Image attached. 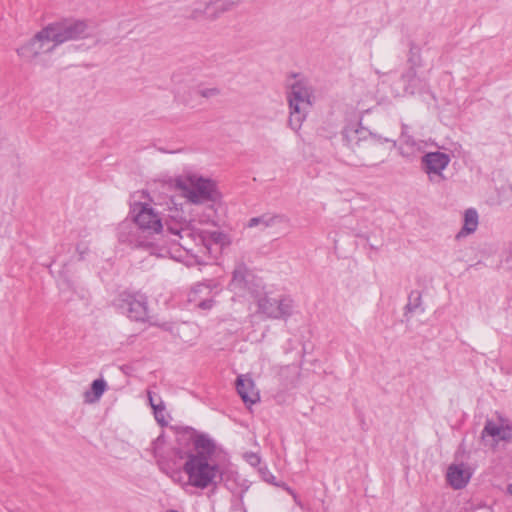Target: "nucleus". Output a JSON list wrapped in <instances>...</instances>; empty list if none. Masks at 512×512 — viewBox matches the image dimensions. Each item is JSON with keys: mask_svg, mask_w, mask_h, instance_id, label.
<instances>
[{"mask_svg": "<svg viewBox=\"0 0 512 512\" xmlns=\"http://www.w3.org/2000/svg\"><path fill=\"white\" fill-rule=\"evenodd\" d=\"M133 220L139 229L148 233H159L163 229L159 214L149 204L136 203L133 206Z\"/></svg>", "mask_w": 512, "mask_h": 512, "instance_id": "6e6552de", "label": "nucleus"}, {"mask_svg": "<svg viewBox=\"0 0 512 512\" xmlns=\"http://www.w3.org/2000/svg\"><path fill=\"white\" fill-rule=\"evenodd\" d=\"M293 300L289 297L278 299L262 295L257 299V313L268 319H287L293 313Z\"/></svg>", "mask_w": 512, "mask_h": 512, "instance_id": "423d86ee", "label": "nucleus"}, {"mask_svg": "<svg viewBox=\"0 0 512 512\" xmlns=\"http://www.w3.org/2000/svg\"><path fill=\"white\" fill-rule=\"evenodd\" d=\"M174 185L192 204L216 203L221 199L216 183L195 173H186L177 177Z\"/></svg>", "mask_w": 512, "mask_h": 512, "instance_id": "7ed1b4c3", "label": "nucleus"}, {"mask_svg": "<svg viewBox=\"0 0 512 512\" xmlns=\"http://www.w3.org/2000/svg\"><path fill=\"white\" fill-rule=\"evenodd\" d=\"M490 436L496 443L499 441H510L512 439V426L504 421L494 422L487 420L482 431V438Z\"/></svg>", "mask_w": 512, "mask_h": 512, "instance_id": "ddd939ff", "label": "nucleus"}, {"mask_svg": "<svg viewBox=\"0 0 512 512\" xmlns=\"http://www.w3.org/2000/svg\"><path fill=\"white\" fill-rule=\"evenodd\" d=\"M121 307L128 317L135 321H145L148 318L147 298L140 293H123Z\"/></svg>", "mask_w": 512, "mask_h": 512, "instance_id": "9d476101", "label": "nucleus"}, {"mask_svg": "<svg viewBox=\"0 0 512 512\" xmlns=\"http://www.w3.org/2000/svg\"><path fill=\"white\" fill-rule=\"evenodd\" d=\"M173 95L179 104L193 108L197 99V83L193 80L181 81L174 87Z\"/></svg>", "mask_w": 512, "mask_h": 512, "instance_id": "f8f14e48", "label": "nucleus"}, {"mask_svg": "<svg viewBox=\"0 0 512 512\" xmlns=\"http://www.w3.org/2000/svg\"><path fill=\"white\" fill-rule=\"evenodd\" d=\"M55 48L64 42L85 38L88 25L81 20H65L46 26Z\"/></svg>", "mask_w": 512, "mask_h": 512, "instance_id": "39448f33", "label": "nucleus"}, {"mask_svg": "<svg viewBox=\"0 0 512 512\" xmlns=\"http://www.w3.org/2000/svg\"><path fill=\"white\" fill-rule=\"evenodd\" d=\"M384 141L385 142H392L393 146H396V141H394V140H391L389 138H385Z\"/></svg>", "mask_w": 512, "mask_h": 512, "instance_id": "c756f323", "label": "nucleus"}, {"mask_svg": "<svg viewBox=\"0 0 512 512\" xmlns=\"http://www.w3.org/2000/svg\"><path fill=\"white\" fill-rule=\"evenodd\" d=\"M156 407H157V414H155V418L157 421H162L161 417L163 416L162 415V412L164 411L165 407L162 403V401H160L159 403L156 404Z\"/></svg>", "mask_w": 512, "mask_h": 512, "instance_id": "393cba45", "label": "nucleus"}, {"mask_svg": "<svg viewBox=\"0 0 512 512\" xmlns=\"http://www.w3.org/2000/svg\"><path fill=\"white\" fill-rule=\"evenodd\" d=\"M77 251H78V252H79V254H80V258H81V259H83V258H84V255L88 252V247H86V246H85V247H83V248H82V247H81V245H79V246L77 247Z\"/></svg>", "mask_w": 512, "mask_h": 512, "instance_id": "bb28decb", "label": "nucleus"}, {"mask_svg": "<svg viewBox=\"0 0 512 512\" xmlns=\"http://www.w3.org/2000/svg\"><path fill=\"white\" fill-rule=\"evenodd\" d=\"M203 288H207L204 284H200L196 287V289L193 291V293L202 291Z\"/></svg>", "mask_w": 512, "mask_h": 512, "instance_id": "cd10ccee", "label": "nucleus"}, {"mask_svg": "<svg viewBox=\"0 0 512 512\" xmlns=\"http://www.w3.org/2000/svg\"><path fill=\"white\" fill-rule=\"evenodd\" d=\"M236 389L246 405H253L260 400V394L254 381L247 375H239L237 377Z\"/></svg>", "mask_w": 512, "mask_h": 512, "instance_id": "4468645a", "label": "nucleus"}, {"mask_svg": "<svg viewBox=\"0 0 512 512\" xmlns=\"http://www.w3.org/2000/svg\"><path fill=\"white\" fill-rule=\"evenodd\" d=\"M509 490H510V492L512 493V486L510 487V489H509Z\"/></svg>", "mask_w": 512, "mask_h": 512, "instance_id": "473e14b6", "label": "nucleus"}, {"mask_svg": "<svg viewBox=\"0 0 512 512\" xmlns=\"http://www.w3.org/2000/svg\"><path fill=\"white\" fill-rule=\"evenodd\" d=\"M479 221L478 213L475 209L469 208L464 213V224L462 229L456 235V238L465 237L474 233L477 230Z\"/></svg>", "mask_w": 512, "mask_h": 512, "instance_id": "aec40b11", "label": "nucleus"}, {"mask_svg": "<svg viewBox=\"0 0 512 512\" xmlns=\"http://www.w3.org/2000/svg\"><path fill=\"white\" fill-rule=\"evenodd\" d=\"M360 130L354 127H347L343 131V139L348 148L356 151V148L367 147L370 142L362 140L360 137Z\"/></svg>", "mask_w": 512, "mask_h": 512, "instance_id": "412c9836", "label": "nucleus"}, {"mask_svg": "<svg viewBox=\"0 0 512 512\" xmlns=\"http://www.w3.org/2000/svg\"><path fill=\"white\" fill-rule=\"evenodd\" d=\"M286 490H287L291 495H293V497H294V498H296V495H295V493L293 492V490H292L291 488L286 487Z\"/></svg>", "mask_w": 512, "mask_h": 512, "instance_id": "c85d7f7f", "label": "nucleus"}, {"mask_svg": "<svg viewBox=\"0 0 512 512\" xmlns=\"http://www.w3.org/2000/svg\"><path fill=\"white\" fill-rule=\"evenodd\" d=\"M312 88L304 80H297L290 86L288 102L290 108L289 125L298 131L312 106Z\"/></svg>", "mask_w": 512, "mask_h": 512, "instance_id": "20e7f679", "label": "nucleus"}, {"mask_svg": "<svg viewBox=\"0 0 512 512\" xmlns=\"http://www.w3.org/2000/svg\"><path fill=\"white\" fill-rule=\"evenodd\" d=\"M107 384L104 379H96L91 384V389L84 393V400L86 403L92 404L99 401L101 396L106 391Z\"/></svg>", "mask_w": 512, "mask_h": 512, "instance_id": "4be33fe9", "label": "nucleus"}, {"mask_svg": "<svg viewBox=\"0 0 512 512\" xmlns=\"http://www.w3.org/2000/svg\"><path fill=\"white\" fill-rule=\"evenodd\" d=\"M249 270L244 263H237L232 274L230 286L233 290H244L248 285Z\"/></svg>", "mask_w": 512, "mask_h": 512, "instance_id": "6ab92c4d", "label": "nucleus"}, {"mask_svg": "<svg viewBox=\"0 0 512 512\" xmlns=\"http://www.w3.org/2000/svg\"><path fill=\"white\" fill-rule=\"evenodd\" d=\"M285 218L280 215H271V214H263L258 217L251 218L248 223V228L261 227L262 229H266L269 227H273L285 222Z\"/></svg>", "mask_w": 512, "mask_h": 512, "instance_id": "a211bd4d", "label": "nucleus"}, {"mask_svg": "<svg viewBox=\"0 0 512 512\" xmlns=\"http://www.w3.org/2000/svg\"><path fill=\"white\" fill-rule=\"evenodd\" d=\"M167 512H178V511H176V510H169V511H167Z\"/></svg>", "mask_w": 512, "mask_h": 512, "instance_id": "2f4dec72", "label": "nucleus"}, {"mask_svg": "<svg viewBox=\"0 0 512 512\" xmlns=\"http://www.w3.org/2000/svg\"><path fill=\"white\" fill-rule=\"evenodd\" d=\"M407 308H408L409 310H411V309H412L410 304H408V305H407Z\"/></svg>", "mask_w": 512, "mask_h": 512, "instance_id": "7c9ffc66", "label": "nucleus"}, {"mask_svg": "<svg viewBox=\"0 0 512 512\" xmlns=\"http://www.w3.org/2000/svg\"><path fill=\"white\" fill-rule=\"evenodd\" d=\"M220 94L221 90L218 87H203L197 84V97L212 99L218 97Z\"/></svg>", "mask_w": 512, "mask_h": 512, "instance_id": "5701e85b", "label": "nucleus"}, {"mask_svg": "<svg viewBox=\"0 0 512 512\" xmlns=\"http://www.w3.org/2000/svg\"><path fill=\"white\" fill-rule=\"evenodd\" d=\"M422 150V143L416 141L412 136L408 135L405 131L401 134V143L399 145V152L405 158H412Z\"/></svg>", "mask_w": 512, "mask_h": 512, "instance_id": "f3484780", "label": "nucleus"}, {"mask_svg": "<svg viewBox=\"0 0 512 512\" xmlns=\"http://www.w3.org/2000/svg\"><path fill=\"white\" fill-rule=\"evenodd\" d=\"M55 49L47 28L37 32L33 38L17 48V55L24 61L32 62L42 54L50 53Z\"/></svg>", "mask_w": 512, "mask_h": 512, "instance_id": "0eeeda50", "label": "nucleus"}, {"mask_svg": "<svg viewBox=\"0 0 512 512\" xmlns=\"http://www.w3.org/2000/svg\"><path fill=\"white\" fill-rule=\"evenodd\" d=\"M447 481L454 489H462L464 488L470 478L471 472L468 467L463 464L460 465H451L447 470Z\"/></svg>", "mask_w": 512, "mask_h": 512, "instance_id": "dca6fc26", "label": "nucleus"}, {"mask_svg": "<svg viewBox=\"0 0 512 512\" xmlns=\"http://www.w3.org/2000/svg\"><path fill=\"white\" fill-rule=\"evenodd\" d=\"M148 399H149V403L154 411V414H157V407H156L157 403L154 402L151 392H148Z\"/></svg>", "mask_w": 512, "mask_h": 512, "instance_id": "a878e982", "label": "nucleus"}, {"mask_svg": "<svg viewBox=\"0 0 512 512\" xmlns=\"http://www.w3.org/2000/svg\"><path fill=\"white\" fill-rule=\"evenodd\" d=\"M171 241L181 247L196 264H207L215 260L222 250L231 245L232 240L223 231L203 230L196 232L185 222L166 223Z\"/></svg>", "mask_w": 512, "mask_h": 512, "instance_id": "f257e3e1", "label": "nucleus"}, {"mask_svg": "<svg viewBox=\"0 0 512 512\" xmlns=\"http://www.w3.org/2000/svg\"><path fill=\"white\" fill-rule=\"evenodd\" d=\"M451 161L450 155L443 152H429L422 157V169L431 182L440 183L445 180L443 171Z\"/></svg>", "mask_w": 512, "mask_h": 512, "instance_id": "1a4fd4ad", "label": "nucleus"}, {"mask_svg": "<svg viewBox=\"0 0 512 512\" xmlns=\"http://www.w3.org/2000/svg\"><path fill=\"white\" fill-rule=\"evenodd\" d=\"M214 305L213 299H207L204 301L199 302L198 307L201 309H210Z\"/></svg>", "mask_w": 512, "mask_h": 512, "instance_id": "b1692460", "label": "nucleus"}, {"mask_svg": "<svg viewBox=\"0 0 512 512\" xmlns=\"http://www.w3.org/2000/svg\"><path fill=\"white\" fill-rule=\"evenodd\" d=\"M195 452L189 453L183 465L187 482L183 486H191L204 490L215 487L222 479V469L214 458L215 443L206 436H198L194 441Z\"/></svg>", "mask_w": 512, "mask_h": 512, "instance_id": "f03ea898", "label": "nucleus"}, {"mask_svg": "<svg viewBox=\"0 0 512 512\" xmlns=\"http://www.w3.org/2000/svg\"><path fill=\"white\" fill-rule=\"evenodd\" d=\"M401 82L403 84L402 95H415L423 92L426 88V82L417 75L414 68L408 69L401 76Z\"/></svg>", "mask_w": 512, "mask_h": 512, "instance_id": "2eb2a0df", "label": "nucleus"}, {"mask_svg": "<svg viewBox=\"0 0 512 512\" xmlns=\"http://www.w3.org/2000/svg\"><path fill=\"white\" fill-rule=\"evenodd\" d=\"M239 0H196L192 7L193 17H215L236 4Z\"/></svg>", "mask_w": 512, "mask_h": 512, "instance_id": "9b49d317", "label": "nucleus"}]
</instances>
